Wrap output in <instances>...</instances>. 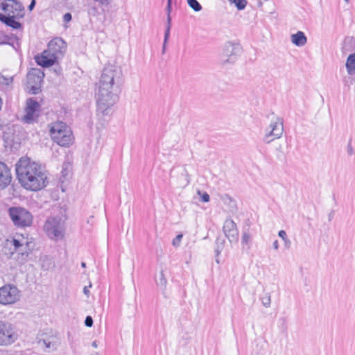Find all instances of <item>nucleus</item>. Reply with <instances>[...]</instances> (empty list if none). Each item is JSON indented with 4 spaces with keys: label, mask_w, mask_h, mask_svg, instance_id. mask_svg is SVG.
<instances>
[{
    "label": "nucleus",
    "mask_w": 355,
    "mask_h": 355,
    "mask_svg": "<svg viewBox=\"0 0 355 355\" xmlns=\"http://www.w3.org/2000/svg\"><path fill=\"white\" fill-rule=\"evenodd\" d=\"M123 72L120 67L110 64L104 67L98 83L97 111L103 115L109 114L110 108L118 99L123 84Z\"/></svg>",
    "instance_id": "1"
},
{
    "label": "nucleus",
    "mask_w": 355,
    "mask_h": 355,
    "mask_svg": "<svg viewBox=\"0 0 355 355\" xmlns=\"http://www.w3.org/2000/svg\"><path fill=\"white\" fill-rule=\"evenodd\" d=\"M15 171L19 183L26 190L37 191L48 184L47 176L42 166L30 158H20L15 164Z\"/></svg>",
    "instance_id": "2"
},
{
    "label": "nucleus",
    "mask_w": 355,
    "mask_h": 355,
    "mask_svg": "<svg viewBox=\"0 0 355 355\" xmlns=\"http://www.w3.org/2000/svg\"><path fill=\"white\" fill-rule=\"evenodd\" d=\"M21 239L14 238L12 241L14 247V251L12 252L11 256H14V259L22 265L28 261L29 255L33 251L35 244L32 238H25L22 234Z\"/></svg>",
    "instance_id": "3"
},
{
    "label": "nucleus",
    "mask_w": 355,
    "mask_h": 355,
    "mask_svg": "<svg viewBox=\"0 0 355 355\" xmlns=\"http://www.w3.org/2000/svg\"><path fill=\"white\" fill-rule=\"evenodd\" d=\"M8 213L13 225L18 228H26L33 224L32 214L24 207H11L8 209Z\"/></svg>",
    "instance_id": "4"
},
{
    "label": "nucleus",
    "mask_w": 355,
    "mask_h": 355,
    "mask_svg": "<svg viewBox=\"0 0 355 355\" xmlns=\"http://www.w3.org/2000/svg\"><path fill=\"white\" fill-rule=\"evenodd\" d=\"M53 140L61 146H69L72 141V134L66 123L59 121L54 123L50 130Z\"/></svg>",
    "instance_id": "5"
},
{
    "label": "nucleus",
    "mask_w": 355,
    "mask_h": 355,
    "mask_svg": "<svg viewBox=\"0 0 355 355\" xmlns=\"http://www.w3.org/2000/svg\"><path fill=\"white\" fill-rule=\"evenodd\" d=\"M44 228L48 236L52 239L60 240L64 237V222L60 217L49 218Z\"/></svg>",
    "instance_id": "6"
},
{
    "label": "nucleus",
    "mask_w": 355,
    "mask_h": 355,
    "mask_svg": "<svg viewBox=\"0 0 355 355\" xmlns=\"http://www.w3.org/2000/svg\"><path fill=\"white\" fill-rule=\"evenodd\" d=\"M265 132V136L263 138V141L265 144H270L275 139L280 138L284 132L282 119L276 117L275 120L271 121Z\"/></svg>",
    "instance_id": "7"
},
{
    "label": "nucleus",
    "mask_w": 355,
    "mask_h": 355,
    "mask_svg": "<svg viewBox=\"0 0 355 355\" xmlns=\"http://www.w3.org/2000/svg\"><path fill=\"white\" fill-rule=\"evenodd\" d=\"M241 51L242 47L239 44L230 42L225 43L220 55V62L223 64L234 63Z\"/></svg>",
    "instance_id": "8"
},
{
    "label": "nucleus",
    "mask_w": 355,
    "mask_h": 355,
    "mask_svg": "<svg viewBox=\"0 0 355 355\" xmlns=\"http://www.w3.org/2000/svg\"><path fill=\"white\" fill-rule=\"evenodd\" d=\"M44 77V72L40 69H32L27 74V85L29 92L37 94L41 92V85Z\"/></svg>",
    "instance_id": "9"
},
{
    "label": "nucleus",
    "mask_w": 355,
    "mask_h": 355,
    "mask_svg": "<svg viewBox=\"0 0 355 355\" xmlns=\"http://www.w3.org/2000/svg\"><path fill=\"white\" fill-rule=\"evenodd\" d=\"M20 298L19 291L12 284H7L0 288V303L1 304H11Z\"/></svg>",
    "instance_id": "10"
},
{
    "label": "nucleus",
    "mask_w": 355,
    "mask_h": 355,
    "mask_svg": "<svg viewBox=\"0 0 355 355\" xmlns=\"http://www.w3.org/2000/svg\"><path fill=\"white\" fill-rule=\"evenodd\" d=\"M17 338L12 324L0 320V346L12 344Z\"/></svg>",
    "instance_id": "11"
},
{
    "label": "nucleus",
    "mask_w": 355,
    "mask_h": 355,
    "mask_svg": "<svg viewBox=\"0 0 355 355\" xmlns=\"http://www.w3.org/2000/svg\"><path fill=\"white\" fill-rule=\"evenodd\" d=\"M1 10L6 13V15H15L17 17H23L24 8L17 0H4L1 3Z\"/></svg>",
    "instance_id": "12"
},
{
    "label": "nucleus",
    "mask_w": 355,
    "mask_h": 355,
    "mask_svg": "<svg viewBox=\"0 0 355 355\" xmlns=\"http://www.w3.org/2000/svg\"><path fill=\"white\" fill-rule=\"evenodd\" d=\"M38 345L46 352L55 351L58 346V339L55 336H47L45 334H40L37 338Z\"/></svg>",
    "instance_id": "13"
},
{
    "label": "nucleus",
    "mask_w": 355,
    "mask_h": 355,
    "mask_svg": "<svg viewBox=\"0 0 355 355\" xmlns=\"http://www.w3.org/2000/svg\"><path fill=\"white\" fill-rule=\"evenodd\" d=\"M67 49V44L61 37H55L48 44L47 50L57 59L62 57Z\"/></svg>",
    "instance_id": "14"
},
{
    "label": "nucleus",
    "mask_w": 355,
    "mask_h": 355,
    "mask_svg": "<svg viewBox=\"0 0 355 355\" xmlns=\"http://www.w3.org/2000/svg\"><path fill=\"white\" fill-rule=\"evenodd\" d=\"M40 107V105L37 101L33 98H28L26 102L24 121L27 123H33L38 116L36 112L39 111Z\"/></svg>",
    "instance_id": "15"
},
{
    "label": "nucleus",
    "mask_w": 355,
    "mask_h": 355,
    "mask_svg": "<svg viewBox=\"0 0 355 355\" xmlns=\"http://www.w3.org/2000/svg\"><path fill=\"white\" fill-rule=\"evenodd\" d=\"M223 231L230 243H236L239 240V231L236 224L232 219H227L224 222Z\"/></svg>",
    "instance_id": "16"
},
{
    "label": "nucleus",
    "mask_w": 355,
    "mask_h": 355,
    "mask_svg": "<svg viewBox=\"0 0 355 355\" xmlns=\"http://www.w3.org/2000/svg\"><path fill=\"white\" fill-rule=\"evenodd\" d=\"M35 62L42 67L53 66L58 60L55 55H53L47 49L41 54L35 56Z\"/></svg>",
    "instance_id": "17"
},
{
    "label": "nucleus",
    "mask_w": 355,
    "mask_h": 355,
    "mask_svg": "<svg viewBox=\"0 0 355 355\" xmlns=\"http://www.w3.org/2000/svg\"><path fill=\"white\" fill-rule=\"evenodd\" d=\"M10 168L3 162H0V189L6 188L12 181Z\"/></svg>",
    "instance_id": "18"
},
{
    "label": "nucleus",
    "mask_w": 355,
    "mask_h": 355,
    "mask_svg": "<svg viewBox=\"0 0 355 355\" xmlns=\"http://www.w3.org/2000/svg\"><path fill=\"white\" fill-rule=\"evenodd\" d=\"M172 0H167V6H166V12H167V19H166V29L164 32V44H163V52L165 51L166 44L168 42V40L170 36V31L171 28V12L172 10Z\"/></svg>",
    "instance_id": "19"
},
{
    "label": "nucleus",
    "mask_w": 355,
    "mask_h": 355,
    "mask_svg": "<svg viewBox=\"0 0 355 355\" xmlns=\"http://www.w3.org/2000/svg\"><path fill=\"white\" fill-rule=\"evenodd\" d=\"M20 18L21 17H15V15H6L5 14L0 13V21L13 29H20L22 28L21 23L16 20Z\"/></svg>",
    "instance_id": "20"
},
{
    "label": "nucleus",
    "mask_w": 355,
    "mask_h": 355,
    "mask_svg": "<svg viewBox=\"0 0 355 355\" xmlns=\"http://www.w3.org/2000/svg\"><path fill=\"white\" fill-rule=\"evenodd\" d=\"M341 51L343 55L355 51V37L347 36L342 43Z\"/></svg>",
    "instance_id": "21"
},
{
    "label": "nucleus",
    "mask_w": 355,
    "mask_h": 355,
    "mask_svg": "<svg viewBox=\"0 0 355 355\" xmlns=\"http://www.w3.org/2000/svg\"><path fill=\"white\" fill-rule=\"evenodd\" d=\"M291 42L296 46H304L307 43V37L304 32L297 31L295 34H292L291 36Z\"/></svg>",
    "instance_id": "22"
},
{
    "label": "nucleus",
    "mask_w": 355,
    "mask_h": 355,
    "mask_svg": "<svg viewBox=\"0 0 355 355\" xmlns=\"http://www.w3.org/2000/svg\"><path fill=\"white\" fill-rule=\"evenodd\" d=\"M346 69L349 75L355 73V53H350L347 58Z\"/></svg>",
    "instance_id": "23"
},
{
    "label": "nucleus",
    "mask_w": 355,
    "mask_h": 355,
    "mask_svg": "<svg viewBox=\"0 0 355 355\" xmlns=\"http://www.w3.org/2000/svg\"><path fill=\"white\" fill-rule=\"evenodd\" d=\"M225 244V239L224 238L220 237V236L217 237L216 240V248L215 253L216 256H218L221 251L223 250Z\"/></svg>",
    "instance_id": "24"
},
{
    "label": "nucleus",
    "mask_w": 355,
    "mask_h": 355,
    "mask_svg": "<svg viewBox=\"0 0 355 355\" xmlns=\"http://www.w3.org/2000/svg\"><path fill=\"white\" fill-rule=\"evenodd\" d=\"M41 266L43 270H49L54 266V264L50 257L45 256L42 259Z\"/></svg>",
    "instance_id": "25"
},
{
    "label": "nucleus",
    "mask_w": 355,
    "mask_h": 355,
    "mask_svg": "<svg viewBox=\"0 0 355 355\" xmlns=\"http://www.w3.org/2000/svg\"><path fill=\"white\" fill-rule=\"evenodd\" d=\"M156 284L157 286L160 287V288L164 291L167 284V280L164 275L163 271L162 270L159 274V277L156 279Z\"/></svg>",
    "instance_id": "26"
},
{
    "label": "nucleus",
    "mask_w": 355,
    "mask_h": 355,
    "mask_svg": "<svg viewBox=\"0 0 355 355\" xmlns=\"http://www.w3.org/2000/svg\"><path fill=\"white\" fill-rule=\"evenodd\" d=\"M188 5L195 12H199L202 10V6L197 0H187Z\"/></svg>",
    "instance_id": "27"
},
{
    "label": "nucleus",
    "mask_w": 355,
    "mask_h": 355,
    "mask_svg": "<svg viewBox=\"0 0 355 355\" xmlns=\"http://www.w3.org/2000/svg\"><path fill=\"white\" fill-rule=\"evenodd\" d=\"M229 1L231 3L234 4L239 10H243L247 5L246 0H229Z\"/></svg>",
    "instance_id": "28"
},
{
    "label": "nucleus",
    "mask_w": 355,
    "mask_h": 355,
    "mask_svg": "<svg viewBox=\"0 0 355 355\" xmlns=\"http://www.w3.org/2000/svg\"><path fill=\"white\" fill-rule=\"evenodd\" d=\"M250 241H251V236H250V233L248 231H244L242 234L241 244L243 245H247L248 249H249Z\"/></svg>",
    "instance_id": "29"
},
{
    "label": "nucleus",
    "mask_w": 355,
    "mask_h": 355,
    "mask_svg": "<svg viewBox=\"0 0 355 355\" xmlns=\"http://www.w3.org/2000/svg\"><path fill=\"white\" fill-rule=\"evenodd\" d=\"M260 300L261 301L262 304L268 308L270 307L271 303V297L269 293H264L261 297Z\"/></svg>",
    "instance_id": "30"
},
{
    "label": "nucleus",
    "mask_w": 355,
    "mask_h": 355,
    "mask_svg": "<svg viewBox=\"0 0 355 355\" xmlns=\"http://www.w3.org/2000/svg\"><path fill=\"white\" fill-rule=\"evenodd\" d=\"M197 193L200 196L202 202H207L209 201L210 197L207 192H202L200 190H198Z\"/></svg>",
    "instance_id": "31"
},
{
    "label": "nucleus",
    "mask_w": 355,
    "mask_h": 355,
    "mask_svg": "<svg viewBox=\"0 0 355 355\" xmlns=\"http://www.w3.org/2000/svg\"><path fill=\"white\" fill-rule=\"evenodd\" d=\"M12 77H6L3 76H1L0 77V83L5 85H9L10 83H12Z\"/></svg>",
    "instance_id": "32"
},
{
    "label": "nucleus",
    "mask_w": 355,
    "mask_h": 355,
    "mask_svg": "<svg viewBox=\"0 0 355 355\" xmlns=\"http://www.w3.org/2000/svg\"><path fill=\"white\" fill-rule=\"evenodd\" d=\"M182 234H178L175 239H173V245L174 246H179L180 245V241L182 239Z\"/></svg>",
    "instance_id": "33"
},
{
    "label": "nucleus",
    "mask_w": 355,
    "mask_h": 355,
    "mask_svg": "<svg viewBox=\"0 0 355 355\" xmlns=\"http://www.w3.org/2000/svg\"><path fill=\"white\" fill-rule=\"evenodd\" d=\"M93 323H94V320H93L92 317L90 315H87L85 320V325L87 327H92Z\"/></svg>",
    "instance_id": "34"
},
{
    "label": "nucleus",
    "mask_w": 355,
    "mask_h": 355,
    "mask_svg": "<svg viewBox=\"0 0 355 355\" xmlns=\"http://www.w3.org/2000/svg\"><path fill=\"white\" fill-rule=\"evenodd\" d=\"M182 175H184L185 176V178H186V179H185V180H186L185 185H188L190 183L191 178H190V175L189 174V173H188L187 168H185V166L183 168Z\"/></svg>",
    "instance_id": "35"
},
{
    "label": "nucleus",
    "mask_w": 355,
    "mask_h": 355,
    "mask_svg": "<svg viewBox=\"0 0 355 355\" xmlns=\"http://www.w3.org/2000/svg\"><path fill=\"white\" fill-rule=\"evenodd\" d=\"M347 151L349 155H352L354 153V150L353 149V147L352 146L351 139L349 140L347 146Z\"/></svg>",
    "instance_id": "36"
},
{
    "label": "nucleus",
    "mask_w": 355,
    "mask_h": 355,
    "mask_svg": "<svg viewBox=\"0 0 355 355\" xmlns=\"http://www.w3.org/2000/svg\"><path fill=\"white\" fill-rule=\"evenodd\" d=\"M98 10L95 6H91L88 8L87 12L89 15L95 16Z\"/></svg>",
    "instance_id": "37"
},
{
    "label": "nucleus",
    "mask_w": 355,
    "mask_h": 355,
    "mask_svg": "<svg viewBox=\"0 0 355 355\" xmlns=\"http://www.w3.org/2000/svg\"><path fill=\"white\" fill-rule=\"evenodd\" d=\"M72 19L71 14L70 12H67L63 16V21L65 23L69 22Z\"/></svg>",
    "instance_id": "38"
},
{
    "label": "nucleus",
    "mask_w": 355,
    "mask_h": 355,
    "mask_svg": "<svg viewBox=\"0 0 355 355\" xmlns=\"http://www.w3.org/2000/svg\"><path fill=\"white\" fill-rule=\"evenodd\" d=\"M276 150L278 152L277 157L279 159H281L282 157H284V153L283 151V148H282V146L281 145L278 148H277Z\"/></svg>",
    "instance_id": "39"
},
{
    "label": "nucleus",
    "mask_w": 355,
    "mask_h": 355,
    "mask_svg": "<svg viewBox=\"0 0 355 355\" xmlns=\"http://www.w3.org/2000/svg\"><path fill=\"white\" fill-rule=\"evenodd\" d=\"M344 83H345V85L349 87L350 85H352L353 83V78H352L351 77L345 78Z\"/></svg>",
    "instance_id": "40"
},
{
    "label": "nucleus",
    "mask_w": 355,
    "mask_h": 355,
    "mask_svg": "<svg viewBox=\"0 0 355 355\" xmlns=\"http://www.w3.org/2000/svg\"><path fill=\"white\" fill-rule=\"evenodd\" d=\"M92 287V283H89V286H85L84 288H83V293L84 294L87 296V297H89V288Z\"/></svg>",
    "instance_id": "41"
},
{
    "label": "nucleus",
    "mask_w": 355,
    "mask_h": 355,
    "mask_svg": "<svg viewBox=\"0 0 355 355\" xmlns=\"http://www.w3.org/2000/svg\"><path fill=\"white\" fill-rule=\"evenodd\" d=\"M278 235L280 238H282L283 239V241L288 238L286 233L284 230H280L278 232Z\"/></svg>",
    "instance_id": "42"
},
{
    "label": "nucleus",
    "mask_w": 355,
    "mask_h": 355,
    "mask_svg": "<svg viewBox=\"0 0 355 355\" xmlns=\"http://www.w3.org/2000/svg\"><path fill=\"white\" fill-rule=\"evenodd\" d=\"M281 322H282V329H284V330H286L287 329V326H286V319L284 318H282L280 319Z\"/></svg>",
    "instance_id": "43"
},
{
    "label": "nucleus",
    "mask_w": 355,
    "mask_h": 355,
    "mask_svg": "<svg viewBox=\"0 0 355 355\" xmlns=\"http://www.w3.org/2000/svg\"><path fill=\"white\" fill-rule=\"evenodd\" d=\"M35 4H36L35 0H32L28 7V10H32L35 8Z\"/></svg>",
    "instance_id": "44"
},
{
    "label": "nucleus",
    "mask_w": 355,
    "mask_h": 355,
    "mask_svg": "<svg viewBox=\"0 0 355 355\" xmlns=\"http://www.w3.org/2000/svg\"><path fill=\"white\" fill-rule=\"evenodd\" d=\"M284 245L286 248H290L291 247V241L287 238L285 240H284Z\"/></svg>",
    "instance_id": "45"
},
{
    "label": "nucleus",
    "mask_w": 355,
    "mask_h": 355,
    "mask_svg": "<svg viewBox=\"0 0 355 355\" xmlns=\"http://www.w3.org/2000/svg\"><path fill=\"white\" fill-rule=\"evenodd\" d=\"M95 1H98L102 5H108L110 1L109 0H94Z\"/></svg>",
    "instance_id": "46"
},
{
    "label": "nucleus",
    "mask_w": 355,
    "mask_h": 355,
    "mask_svg": "<svg viewBox=\"0 0 355 355\" xmlns=\"http://www.w3.org/2000/svg\"><path fill=\"white\" fill-rule=\"evenodd\" d=\"M334 216V211L331 210L330 213L328 214V220L329 221H331Z\"/></svg>",
    "instance_id": "47"
},
{
    "label": "nucleus",
    "mask_w": 355,
    "mask_h": 355,
    "mask_svg": "<svg viewBox=\"0 0 355 355\" xmlns=\"http://www.w3.org/2000/svg\"><path fill=\"white\" fill-rule=\"evenodd\" d=\"M272 246H273L274 249H275V250H278L279 249V243H278L277 240H275L273 242Z\"/></svg>",
    "instance_id": "48"
},
{
    "label": "nucleus",
    "mask_w": 355,
    "mask_h": 355,
    "mask_svg": "<svg viewBox=\"0 0 355 355\" xmlns=\"http://www.w3.org/2000/svg\"><path fill=\"white\" fill-rule=\"evenodd\" d=\"M92 346L93 347H97V343H96V341H93L92 343Z\"/></svg>",
    "instance_id": "49"
},
{
    "label": "nucleus",
    "mask_w": 355,
    "mask_h": 355,
    "mask_svg": "<svg viewBox=\"0 0 355 355\" xmlns=\"http://www.w3.org/2000/svg\"><path fill=\"white\" fill-rule=\"evenodd\" d=\"M62 176H65L66 175V171H65L64 169L62 170Z\"/></svg>",
    "instance_id": "50"
},
{
    "label": "nucleus",
    "mask_w": 355,
    "mask_h": 355,
    "mask_svg": "<svg viewBox=\"0 0 355 355\" xmlns=\"http://www.w3.org/2000/svg\"><path fill=\"white\" fill-rule=\"evenodd\" d=\"M81 266H82L83 268H85V267H86V263H85V262H82V263H81Z\"/></svg>",
    "instance_id": "51"
},
{
    "label": "nucleus",
    "mask_w": 355,
    "mask_h": 355,
    "mask_svg": "<svg viewBox=\"0 0 355 355\" xmlns=\"http://www.w3.org/2000/svg\"><path fill=\"white\" fill-rule=\"evenodd\" d=\"M2 44H7L10 45V43L9 42H3Z\"/></svg>",
    "instance_id": "52"
},
{
    "label": "nucleus",
    "mask_w": 355,
    "mask_h": 355,
    "mask_svg": "<svg viewBox=\"0 0 355 355\" xmlns=\"http://www.w3.org/2000/svg\"><path fill=\"white\" fill-rule=\"evenodd\" d=\"M216 261L217 263H219V260H218V259H216Z\"/></svg>",
    "instance_id": "53"
},
{
    "label": "nucleus",
    "mask_w": 355,
    "mask_h": 355,
    "mask_svg": "<svg viewBox=\"0 0 355 355\" xmlns=\"http://www.w3.org/2000/svg\"><path fill=\"white\" fill-rule=\"evenodd\" d=\"M345 1L347 3H348V2H349V0H345Z\"/></svg>",
    "instance_id": "54"
}]
</instances>
